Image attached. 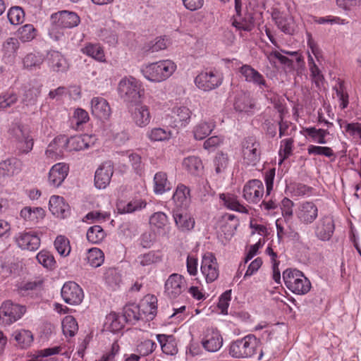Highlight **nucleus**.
<instances>
[{
    "label": "nucleus",
    "mask_w": 361,
    "mask_h": 361,
    "mask_svg": "<svg viewBox=\"0 0 361 361\" xmlns=\"http://www.w3.org/2000/svg\"><path fill=\"white\" fill-rule=\"evenodd\" d=\"M147 136L152 142L164 141L170 138L171 133L161 128H155L148 131Z\"/></svg>",
    "instance_id": "bf43d9fd"
},
{
    "label": "nucleus",
    "mask_w": 361,
    "mask_h": 361,
    "mask_svg": "<svg viewBox=\"0 0 361 361\" xmlns=\"http://www.w3.org/2000/svg\"><path fill=\"white\" fill-rule=\"evenodd\" d=\"M183 168L192 175H198L203 170V164L200 157L189 156L183 161Z\"/></svg>",
    "instance_id": "37998d69"
},
{
    "label": "nucleus",
    "mask_w": 361,
    "mask_h": 361,
    "mask_svg": "<svg viewBox=\"0 0 361 361\" xmlns=\"http://www.w3.org/2000/svg\"><path fill=\"white\" fill-rule=\"evenodd\" d=\"M201 272L204 276L207 283H212L219 275L216 258L212 252H207L202 257Z\"/></svg>",
    "instance_id": "9b49d317"
},
{
    "label": "nucleus",
    "mask_w": 361,
    "mask_h": 361,
    "mask_svg": "<svg viewBox=\"0 0 361 361\" xmlns=\"http://www.w3.org/2000/svg\"><path fill=\"white\" fill-rule=\"evenodd\" d=\"M173 217L178 229L182 232L191 231L195 226V220L185 209H173Z\"/></svg>",
    "instance_id": "4be33fe9"
},
{
    "label": "nucleus",
    "mask_w": 361,
    "mask_h": 361,
    "mask_svg": "<svg viewBox=\"0 0 361 361\" xmlns=\"http://www.w3.org/2000/svg\"><path fill=\"white\" fill-rule=\"evenodd\" d=\"M172 200L176 204L175 209H185L190 203V189L183 184H178L173 193Z\"/></svg>",
    "instance_id": "cd10ccee"
},
{
    "label": "nucleus",
    "mask_w": 361,
    "mask_h": 361,
    "mask_svg": "<svg viewBox=\"0 0 361 361\" xmlns=\"http://www.w3.org/2000/svg\"><path fill=\"white\" fill-rule=\"evenodd\" d=\"M259 346V340L250 334L233 341L229 346V355L235 358H249L259 353L258 360H260L264 351Z\"/></svg>",
    "instance_id": "f257e3e1"
},
{
    "label": "nucleus",
    "mask_w": 361,
    "mask_h": 361,
    "mask_svg": "<svg viewBox=\"0 0 361 361\" xmlns=\"http://www.w3.org/2000/svg\"><path fill=\"white\" fill-rule=\"evenodd\" d=\"M61 294L64 302L72 305L80 304L84 298L82 289L73 281L65 283L61 288Z\"/></svg>",
    "instance_id": "9d476101"
},
{
    "label": "nucleus",
    "mask_w": 361,
    "mask_h": 361,
    "mask_svg": "<svg viewBox=\"0 0 361 361\" xmlns=\"http://www.w3.org/2000/svg\"><path fill=\"white\" fill-rule=\"evenodd\" d=\"M12 135L18 140V149L21 154L29 153L33 147L34 141L29 130L23 126L15 125L10 130Z\"/></svg>",
    "instance_id": "1a4fd4ad"
},
{
    "label": "nucleus",
    "mask_w": 361,
    "mask_h": 361,
    "mask_svg": "<svg viewBox=\"0 0 361 361\" xmlns=\"http://www.w3.org/2000/svg\"><path fill=\"white\" fill-rule=\"evenodd\" d=\"M25 312V306L11 300L5 301L0 307V322L4 325H10L20 319Z\"/></svg>",
    "instance_id": "6e6552de"
},
{
    "label": "nucleus",
    "mask_w": 361,
    "mask_h": 361,
    "mask_svg": "<svg viewBox=\"0 0 361 361\" xmlns=\"http://www.w3.org/2000/svg\"><path fill=\"white\" fill-rule=\"evenodd\" d=\"M239 73L245 78V81L258 87L259 90H264L268 87L267 82L263 75L250 65H243L239 68Z\"/></svg>",
    "instance_id": "dca6fc26"
},
{
    "label": "nucleus",
    "mask_w": 361,
    "mask_h": 361,
    "mask_svg": "<svg viewBox=\"0 0 361 361\" xmlns=\"http://www.w3.org/2000/svg\"><path fill=\"white\" fill-rule=\"evenodd\" d=\"M62 330L66 336H74L78 330L76 319L73 316H66L62 321Z\"/></svg>",
    "instance_id": "49530a36"
},
{
    "label": "nucleus",
    "mask_w": 361,
    "mask_h": 361,
    "mask_svg": "<svg viewBox=\"0 0 361 361\" xmlns=\"http://www.w3.org/2000/svg\"><path fill=\"white\" fill-rule=\"evenodd\" d=\"M216 127L215 122L212 121H202L196 124L192 130L194 138L197 140H202L207 137Z\"/></svg>",
    "instance_id": "c756f323"
},
{
    "label": "nucleus",
    "mask_w": 361,
    "mask_h": 361,
    "mask_svg": "<svg viewBox=\"0 0 361 361\" xmlns=\"http://www.w3.org/2000/svg\"><path fill=\"white\" fill-rule=\"evenodd\" d=\"M214 194V191L211 188L208 180H205L200 183L197 195L201 202H208Z\"/></svg>",
    "instance_id": "4d7b16f0"
},
{
    "label": "nucleus",
    "mask_w": 361,
    "mask_h": 361,
    "mask_svg": "<svg viewBox=\"0 0 361 361\" xmlns=\"http://www.w3.org/2000/svg\"><path fill=\"white\" fill-rule=\"evenodd\" d=\"M201 343L206 350L214 353L221 348L223 338L216 329L208 328L204 332Z\"/></svg>",
    "instance_id": "f3484780"
},
{
    "label": "nucleus",
    "mask_w": 361,
    "mask_h": 361,
    "mask_svg": "<svg viewBox=\"0 0 361 361\" xmlns=\"http://www.w3.org/2000/svg\"><path fill=\"white\" fill-rule=\"evenodd\" d=\"M132 118L135 124L139 127L147 126L151 119L149 109L145 105H138L132 113Z\"/></svg>",
    "instance_id": "473e14b6"
},
{
    "label": "nucleus",
    "mask_w": 361,
    "mask_h": 361,
    "mask_svg": "<svg viewBox=\"0 0 361 361\" xmlns=\"http://www.w3.org/2000/svg\"><path fill=\"white\" fill-rule=\"evenodd\" d=\"M44 57L40 53H30L23 59V64L26 68L32 69V68L39 67L43 63Z\"/></svg>",
    "instance_id": "5fc2aeb1"
},
{
    "label": "nucleus",
    "mask_w": 361,
    "mask_h": 361,
    "mask_svg": "<svg viewBox=\"0 0 361 361\" xmlns=\"http://www.w3.org/2000/svg\"><path fill=\"white\" fill-rule=\"evenodd\" d=\"M213 163L217 174L224 172L229 164L228 154L222 151L218 152L214 157Z\"/></svg>",
    "instance_id": "09e8293b"
},
{
    "label": "nucleus",
    "mask_w": 361,
    "mask_h": 361,
    "mask_svg": "<svg viewBox=\"0 0 361 361\" xmlns=\"http://www.w3.org/2000/svg\"><path fill=\"white\" fill-rule=\"evenodd\" d=\"M232 25L239 30L251 31L254 26V18L251 14H247L239 20L234 19Z\"/></svg>",
    "instance_id": "864d4df0"
},
{
    "label": "nucleus",
    "mask_w": 361,
    "mask_h": 361,
    "mask_svg": "<svg viewBox=\"0 0 361 361\" xmlns=\"http://www.w3.org/2000/svg\"><path fill=\"white\" fill-rule=\"evenodd\" d=\"M318 212V208L314 202L306 201L298 205L295 214L300 223L309 225L316 220Z\"/></svg>",
    "instance_id": "ddd939ff"
},
{
    "label": "nucleus",
    "mask_w": 361,
    "mask_h": 361,
    "mask_svg": "<svg viewBox=\"0 0 361 361\" xmlns=\"http://www.w3.org/2000/svg\"><path fill=\"white\" fill-rule=\"evenodd\" d=\"M36 258L38 262L47 269H51L55 267L56 261L53 255L47 250L40 251Z\"/></svg>",
    "instance_id": "13d9d810"
},
{
    "label": "nucleus",
    "mask_w": 361,
    "mask_h": 361,
    "mask_svg": "<svg viewBox=\"0 0 361 361\" xmlns=\"http://www.w3.org/2000/svg\"><path fill=\"white\" fill-rule=\"evenodd\" d=\"M241 153L243 164L246 166H255L260 161V142L255 137H245L241 142Z\"/></svg>",
    "instance_id": "423d86ee"
},
{
    "label": "nucleus",
    "mask_w": 361,
    "mask_h": 361,
    "mask_svg": "<svg viewBox=\"0 0 361 361\" xmlns=\"http://www.w3.org/2000/svg\"><path fill=\"white\" fill-rule=\"evenodd\" d=\"M220 200L223 202L224 205L233 211L240 213L247 214L248 210L241 204L237 199V197L231 193H221L219 195Z\"/></svg>",
    "instance_id": "e433bc0d"
},
{
    "label": "nucleus",
    "mask_w": 361,
    "mask_h": 361,
    "mask_svg": "<svg viewBox=\"0 0 361 361\" xmlns=\"http://www.w3.org/2000/svg\"><path fill=\"white\" fill-rule=\"evenodd\" d=\"M18 34L22 41L29 42L35 37L36 30L32 25L26 24L19 29Z\"/></svg>",
    "instance_id": "e2e57ef3"
},
{
    "label": "nucleus",
    "mask_w": 361,
    "mask_h": 361,
    "mask_svg": "<svg viewBox=\"0 0 361 361\" xmlns=\"http://www.w3.org/2000/svg\"><path fill=\"white\" fill-rule=\"evenodd\" d=\"M185 288V281L178 274L170 275L165 282V293L171 299L176 298Z\"/></svg>",
    "instance_id": "6ab92c4d"
},
{
    "label": "nucleus",
    "mask_w": 361,
    "mask_h": 361,
    "mask_svg": "<svg viewBox=\"0 0 361 361\" xmlns=\"http://www.w3.org/2000/svg\"><path fill=\"white\" fill-rule=\"evenodd\" d=\"M12 336L20 348H27L33 342V334L29 330L20 329L15 331Z\"/></svg>",
    "instance_id": "79ce46f5"
},
{
    "label": "nucleus",
    "mask_w": 361,
    "mask_h": 361,
    "mask_svg": "<svg viewBox=\"0 0 361 361\" xmlns=\"http://www.w3.org/2000/svg\"><path fill=\"white\" fill-rule=\"evenodd\" d=\"M281 51L285 54L290 55L293 57H296V66L294 64V60L293 59H289L288 57L282 55L278 51H272L269 54V56H274V58L277 59L280 63L287 67L289 71H298L304 68V59L298 51H288L285 50H281Z\"/></svg>",
    "instance_id": "2eb2a0df"
},
{
    "label": "nucleus",
    "mask_w": 361,
    "mask_h": 361,
    "mask_svg": "<svg viewBox=\"0 0 361 361\" xmlns=\"http://www.w3.org/2000/svg\"><path fill=\"white\" fill-rule=\"evenodd\" d=\"M118 92L123 102L137 104L144 95V89L139 80L129 76L124 77L118 82Z\"/></svg>",
    "instance_id": "7ed1b4c3"
},
{
    "label": "nucleus",
    "mask_w": 361,
    "mask_h": 361,
    "mask_svg": "<svg viewBox=\"0 0 361 361\" xmlns=\"http://www.w3.org/2000/svg\"><path fill=\"white\" fill-rule=\"evenodd\" d=\"M271 16L277 27L282 32L289 35L293 32V19L291 16L281 13L278 10H274L272 12Z\"/></svg>",
    "instance_id": "bb28decb"
},
{
    "label": "nucleus",
    "mask_w": 361,
    "mask_h": 361,
    "mask_svg": "<svg viewBox=\"0 0 361 361\" xmlns=\"http://www.w3.org/2000/svg\"><path fill=\"white\" fill-rule=\"evenodd\" d=\"M105 237V232L99 225H94L89 228L87 232V239L93 244H97L102 241Z\"/></svg>",
    "instance_id": "3c124183"
},
{
    "label": "nucleus",
    "mask_w": 361,
    "mask_h": 361,
    "mask_svg": "<svg viewBox=\"0 0 361 361\" xmlns=\"http://www.w3.org/2000/svg\"><path fill=\"white\" fill-rule=\"evenodd\" d=\"M138 306L140 312L147 317V319L152 320L157 314V298L153 295H148Z\"/></svg>",
    "instance_id": "c85d7f7f"
},
{
    "label": "nucleus",
    "mask_w": 361,
    "mask_h": 361,
    "mask_svg": "<svg viewBox=\"0 0 361 361\" xmlns=\"http://www.w3.org/2000/svg\"><path fill=\"white\" fill-rule=\"evenodd\" d=\"M173 116L180 123L181 126H186L190 121L192 112L186 106H176L173 109Z\"/></svg>",
    "instance_id": "a18cd8bd"
},
{
    "label": "nucleus",
    "mask_w": 361,
    "mask_h": 361,
    "mask_svg": "<svg viewBox=\"0 0 361 361\" xmlns=\"http://www.w3.org/2000/svg\"><path fill=\"white\" fill-rule=\"evenodd\" d=\"M61 349L62 348L61 346H55L40 350L37 351L35 357L27 361H42V358L45 357L60 353Z\"/></svg>",
    "instance_id": "774afa93"
},
{
    "label": "nucleus",
    "mask_w": 361,
    "mask_h": 361,
    "mask_svg": "<svg viewBox=\"0 0 361 361\" xmlns=\"http://www.w3.org/2000/svg\"><path fill=\"white\" fill-rule=\"evenodd\" d=\"M50 212L57 217L65 218L69 214V205L62 197L53 195L49 201Z\"/></svg>",
    "instance_id": "a878e982"
},
{
    "label": "nucleus",
    "mask_w": 361,
    "mask_h": 361,
    "mask_svg": "<svg viewBox=\"0 0 361 361\" xmlns=\"http://www.w3.org/2000/svg\"><path fill=\"white\" fill-rule=\"evenodd\" d=\"M157 339L159 343L161 350L166 355H173L177 353L178 348L172 335L157 334Z\"/></svg>",
    "instance_id": "4c0bfd02"
},
{
    "label": "nucleus",
    "mask_w": 361,
    "mask_h": 361,
    "mask_svg": "<svg viewBox=\"0 0 361 361\" xmlns=\"http://www.w3.org/2000/svg\"><path fill=\"white\" fill-rule=\"evenodd\" d=\"M51 20L58 27L72 28L78 25L80 18L76 13L64 10L53 13Z\"/></svg>",
    "instance_id": "4468645a"
},
{
    "label": "nucleus",
    "mask_w": 361,
    "mask_h": 361,
    "mask_svg": "<svg viewBox=\"0 0 361 361\" xmlns=\"http://www.w3.org/2000/svg\"><path fill=\"white\" fill-rule=\"evenodd\" d=\"M54 247L58 253L63 257L68 256L71 252V246L68 239L64 235H59L54 241Z\"/></svg>",
    "instance_id": "603ef678"
},
{
    "label": "nucleus",
    "mask_w": 361,
    "mask_h": 361,
    "mask_svg": "<svg viewBox=\"0 0 361 361\" xmlns=\"http://www.w3.org/2000/svg\"><path fill=\"white\" fill-rule=\"evenodd\" d=\"M315 236L322 241L329 240L335 231V224L332 216L325 215L321 217L315 224Z\"/></svg>",
    "instance_id": "f8f14e48"
},
{
    "label": "nucleus",
    "mask_w": 361,
    "mask_h": 361,
    "mask_svg": "<svg viewBox=\"0 0 361 361\" xmlns=\"http://www.w3.org/2000/svg\"><path fill=\"white\" fill-rule=\"evenodd\" d=\"M82 52L99 61H104V51L98 44H88L82 49Z\"/></svg>",
    "instance_id": "8fccbe9b"
},
{
    "label": "nucleus",
    "mask_w": 361,
    "mask_h": 361,
    "mask_svg": "<svg viewBox=\"0 0 361 361\" xmlns=\"http://www.w3.org/2000/svg\"><path fill=\"white\" fill-rule=\"evenodd\" d=\"M114 173V166L111 161H105L96 171L94 185L99 189H104L110 183Z\"/></svg>",
    "instance_id": "aec40b11"
},
{
    "label": "nucleus",
    "mask_w": 361,
    "mask_h": 361,
    "mask_svg": "<svg viewBox=\"0 0 361 361\" xmlns=\"http://www.w3.org/2000/svg\"><path fill=\"white\" fill-rule=\"evenodd\" d=\"M69 171V166L65 163H57L50 169L49 183L54 187H59L64 181Z\"/></svg>",
    "instance_id": "5701e85b"
},
{
    "label": "nucleus",
    "mask_w": 361,
    "mask_h": 361,
    "mask_svg": "<svg viewBox=\"0 0 361 361\" xmlns=\"http://www.w3.org/2000/svg\"><path fill=\"white\" fill-rule=\"evenodd\" d=\"M162 259L159 251L151 250L144 254H140L135 259V263L142 267L151 266L161 262Z\"/></svg>",
    "instance_id": "a19ab883"
},
{
    "label": "nucleus",
    "mask_w": 361,
    "mask_h": 361,
    "mask_svg": "<svg viewBox=\"0 0 361 361\" xmlns=\"http://www.w3.org/2000/svg\"><path fill=\"white\" fill-rule=\"evenodd\" d=\"M92 114L100 120H106L111 115L108 102L102 97H94L91 101Z\"/></svg>",
    "instance_id": "b1692460"
},
{
    "label": "nucleus",
    "mask_w": 361,
    "mask_h": 361,
    "mask_svg": "<svg viewBox=\"0 0 361 361\" xmlns=\"http://www.w3.org/2000/svg\"><path fill=\"white\" fill-rule=\"evenodd\" d=\"M176 69L171 60H163L150 63L142 69L144 77L149 81L159 82L169 78Z\"/></svg>",
    "instance_id": "20e7f679"
},
{
    "label": "nucleus",
    "mask_w": 361,
    "mask_h": 361,
    "mask_svg": "<svg viewBox=\"0 0 361 361\" xmlns=\"http://www.w3.org/2000/svg\"><path fill=\"white\" fill-rule=\"evenodd\" d=\"M224 142V135H214L208 137L203 143V148L208 151H214Z\"/></svg>",
    "instance_id": "0e129e2a"
},
{
    "label": "nucleus",
    "mask_w": 361,
    "mask_h": 361,
    "mask_svg": "<svg viewBox=\"0 0 361 361\" xmlns=\"http://www.w3.org/2000/svg\"><path fill=\"white\" fill-rule=\"evenodd\" d=\"M106 324H108L107 328L112 332H117L121 330L126 322L122 319V315L119 316L115 313L110 314L106 317Z\"/></svg>",
    "instance_id": "6e6d98bb"
},
{
    "label": "nucleus",
    "mask_w": 361,
    "mask_h": 361,
    "mask_svg": "<svg viewBox=\"0 0 361 361\" xmlns=\"http://www.w3.org/2000/svg\"><path fill=\"white\" fill-rule=\"evenodd\" d=\"M20 215L24 220L36 224L44 219L45 211L42 207H25L21 209Z\"/></svg>",
    "instance_id": "72a5a7b5"
},
{
    "label": "nucleus",
    "mask_w": 361,
    "mask_h": 361,
    "mask_svg": "<svg viewBox=\"0 0 361 361\" xmlns=\"http://www.w3.org/2000/svg\"><path fill=\"white\" fill-rule=\"evenodd\" d=\"M87 259L90 266L97 268L104 262V255L100 249L93 247L88 250Z\"/></svg>",
    "instance_id": "de8ad7c7"
},
{
    "label": "nucleus",
    "mask_w": 361,
    "mask_h": 361,
    "mask_svg": "<svg viewBox=\"0 0 361 361\" xmlns=\"http://www.w3.org/2000/svg\"><path fill=\"white\" fill-rule=\"evenodd\" d=\"M149 224L159 234L164 235L169 224L168 216L162 212H155L149 218Z\"/></svg>",
    "instance_id": "2f4dec72"
},
{
    "label": "nucleus",
    "mask_w": 361,
    "mask_h": 361,
    "mask_svg": "<svg viewBox=\"0 0 361 361\" xmlns=\"http://www.w3.org/2000/svg\"><path fill=\"white\" fill-rule=\"evenodd\" d=\"M223 81L221 73L216 70L201 72L195 79V85L204 91H210L220 86Z\"/></svg>",
    "instance_id": "0eeeda50"
},
{
    "label": "nucleus",
    "mask_w": 361,
    "mask_h": 361,
    "mask_svg": "<svg viewBox=\"0 0 361 361\" xmlns=\"http://www.w3.org/2000/svg\"><path fill=\"white\" fill-rule=\"evenodd\" d=\"M157 348V343L149 339L141 342L137 348V352L142 356H147L154 352Z\"/></svg>",
    "instance_id": "338daca9"
},
{
    "label": "nucleus",
    "mask_w": 361,
    "mask_h": 361,
    "mask_svg": "<svg viewBox=\"0 0 361 361\" xmlns=\"http://www.w3.org/2000/svg\"><path fill=\"white\" fill-rule=\"evenodd\" d=\"M283 279L286 286L295 294L305 295L310 290V281L296 269H286L283 272Z\"/></svg>",
    "instance_id": "39448f33"
},
{
    "label": "nucleus",
    "mask_w": 361,
    "mask_h": 361,
    "mask_svg": "<svg viewBox=\"0 0 361 361\" xmlns=\"http://www.w3.org/2000/svg\"><path fill=\"white\" fill-rule=\"evenodd\" d=\"M20 49V44L17 38L10 37L3 44L4 59L8 63L13 62L18 49Z\"/></svg>",
    "instance_id": "7c9ffc66"
},
{
    "label": "nucleus",
    "mask_w": 361,
    "mask_h": 361,
    "mask_svg": "<svg viewBox=\"0 0 361 361\" xmlns=\"http://www.w3.org/2000/svg\"><path fill=\"white\" fill-rule=\"evenodd\" d=\"M16 241L22 250L30 251L37 250L40 245V238L33 231L19 233L16 237Z\"/></svg>",
    "instance_id": "412c9836"
},
{
    "label": "nucleus",
    "mask_w": 361,
    "mask_h": 361,
    "mask_svg": "<svg viewBox=\"0 0 361 361\" xmlns=\"http://www.w3.org/2000/svg\"><path fill=\"white\" fill-rule=\"evenodd\" d=\"M94 144L92 135L84 134L75 135L68 138L66 135H60L54 138L53 143L49 147L55 149L62 152L63 149L67 151H80L89 148Z\"/></svg>",
    "instance_id": "f03ea898"
},
{
    "label": "nucleus",
    "mask_w": 361,
    "mask_h": 361,
    "mask_svg": "<svg viewBox=\"0 0 361 361\" xmlns=\"http://www.w3.org/2000/svg\"><path fill=\"white\" fill-rule=\"evenodd\" d=\"M307 152L310 155H322L329 158L331 157H335L333 149L329 147H322L310 145L307 147Z\"/></svg>",
    "instance_id": "680f3d73"
},
{
    "label": "nucleus",
    "mask_w": 361,
    "mask_h": 361,
    "mask_svg": "<svg viewBox=\"0 0 361 361\" xmlns=\"http://www.w3.org/2000/svg\"><path fill=\"white\" fill-rule=\"evenodd\" d=\"M147 205V202L139 198H135L128 202H121L117 204V209L120 214H129L141 210Z\"/></svg>",
    "instance_id": "f704fd0d"
},
{
    "label": "nucleus",
    "mask_w": 361,
    "mask_h": 361,
    "mask_svg": "<svg viewBox=\"0 0 361 361\" xmlns=\"http://www.w3.org/2000/svg\"><path fill=\"white\" fill-rule=\"evenodd\" d=\"M15 159H6L0 162V176L10 177L20 171Z\"/></svg>",
    "instance_id": "c03bdc74"
},
{
    "label": "nucleus",
    "mask_w": 361,
    "mask_h": 361,
    "mask_svg": "<svg viewBox=\"0 0 361 361\" xmlns=\"http://www.w3.org/2000/svg\"><path fill=\"white\" fill-rule=\"evenodd\" d=\"M294 140L293 138L284 139L281 142V149L279 150V157L281 158L283 161L286 159L288 158L293 152Z\"/></svg>",
    "instance_id": "69168bd1"
},
{
    "label": "nucleus",
    "mask_w": 361,
    "mask_h": 361,
    "mask_svg": "<svg viewBox=\"0 0 361 361\" xmlns=\"http://www.w3.org/2000/svg\"><path fill=\"white\" fill-rule=\"evenodd\" d=\"M47 63L50 69L56 73L66 72L69 68L66 59L57 51H51L48 53Z\"/></svg>",
    "instance_id": "393cba45"
},
{
    "label": "nucleus",
    "mask_w": 361,
    "mask_h": 361,
    "mask_svg": "<svg viewBox=\"0 0 361 361\" xmlns=\"http://www.w3.org/2000/svg\"><path fill=\"white\" fill-rule=\"evenodd\" d=\"M154 192L161 195L171 189V184L167 178L166 173L157 172L154 177Z\"/></svg>",
    "instance_id": "ea45409f"
},
{
    "label": "nucleus",
    "mask_w": 361,
    "mask_h": 361,
    "mask_svg": "<svg viewBox=\"0 0 361 361\" xmlns=\"http://www.w3.org/2000/svg\"><path fill=\"white\" fill-rule=\"evenodd\" d=\"M142 319V313L140 312L138 305L131 303L126 305L123 307L122 319L126 323L134 324Z\"/></svg>",
    "instance_id": "c9c22d12"
},
{
    "label": "nucleus",
    "mask_w": 361,
    "mask_h": 361,
    "mask_svg": "<svg viewBox=\"0 0 361 361\" xmlns=\"http://www.w3.org/2000/svg\"><path fill=\"white\" fill-rule=\"evenodd\" d=\"M243 197L250 203H257L264 194V185L261 180H249L243 188Z\"/></svg>",
    "instance_id": "a211bd4d"
},
{
    "label": "nucleus",
    "mask_w": 361,
    "mask_h": 361,
    "mask_svg": "<svg viewBox=\"0 0 361 361\" xmlns=\"http://www.w3.org/2000/svg\"><path fill=\"white\" fill-rule=\"evenodd\" d=\"M25 13L19 6L11 7L7 14L8 20L12 25H18L23 23Z\"/></svg>",
    "instance_id": "052dcab7"
},
{
    "label": "nucleus",
    "mask_w": 361,
    "mask_h": 361,
    "mask_svg": "<svg viewBox=\"0 0 361 361\" xmlns=\"http://www.w3.org/2000/svg\"><path fill=\"white\" fill-rule=\"evenodd\" d=\"M254 106L255 104L249 93L240 92L236 95L234 108L237 111L248 112Z\"/></svg>",
    "instance_id": "58836bf2"
}]
</instances>
